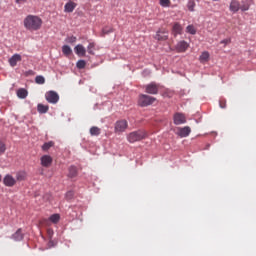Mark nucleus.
Masks as SVG:
<instances>
[{"mask_svg": "<svg viewBox=\"0 0 256 256\" xmlns=\"http://www.w3.org/2000/svg\"><path fill=\"white\" fill-rule=\"evenodd\" d=\"M43 25V20L39 16L28 15L24 18V27L27 31H39Z\"/></svg>", "mask_w": 256, "mask_h": 256, "instance_id": "1", "label": "nucleus"}, {"mask_svg": "<svg viewBox=\"0 0 256 256\" xmlns=\"http://www.w3.org/2000/svg\"><path fill=\"white\" fill-rule=\"evenodd\" d=\"M147 137L145 130H137L127 135V141L129 143H137V141H143Z\"/></svg>", "mask_w": 256, "mask_h": 256, "instance_id": "2", "label": "nucleus"}, {"mask_svg": "<svg viewBox=\"0 0 256 256\" xmlns=\"http://www.w3.org/2000/svg\"><path fill=\"white\" fill-rule=\"evenodd\" d=\"M155 101H157L155 97L141 94L138 98V105L140 107H149V105H153Z\"/></svg>", "mask_w": 256, "mask_h": 256, "instance_id": "3", "label": "nucleus"}, {"mask_svg": "<svg viewBox=\"0 0 256 256\" xmlns=\"http://www.w3.org/2000/svg\"><path fill=\"white\" fill-rule=\"evenodd\" d=\"M249 4H242L238 1V0H232L230 2V6H229V10L232 13H237L239 11V9H241L242 11H249Z\"/></svg>", "mask_w": 256, "mask_h": 256, "instance_id": "4", "label": "nucleus"}, {"mask_svg": "<svg viewBox=\"0 0 256 256\" xmlns=\"http://www.w3.org/2000/svg\"><path fill=\"white\" fill-rule=\"evenodd\" d=\"M45 99L48 103H51L52 105H55L59 103V94L57 92L51 90L46 92Z\"/></svg>", "mask_w": 256, "mask_h": 256, "instance_id": "5", "label": "nucleus"}, {"mask_svg": "<svg viewBox=\"0 0 256 256\" xmlns=\"http://www.w3.org/2000/svg\"><path fill=\"white\" fill-rule=\"evenodd\" d=\"M127 127H129V122H127V120H118L115 123L114 131L115 133H124Z\"/></svg>", "mask_w": 256, "mask_h": 256, "instance_id": "6", "label": "nucleus"}, {"mask_svg": "<svg viewBox=\"0 0 256 256\" xmlns=\"http://www.w3.org/2000/svg\"><path fill=\"white\" fill-rule=\"evenodd\" d=\"M154 39H156V41H167V39H169V30L165 28H160L156 32Z\"/></svg>", "mask_w": 256, "mask_h": 256, "instance_id": "7", "label": "nucleus"}, {"mask_svg": "<svg viewBox=\"0 0 256 256\" xmlns=\"http://www.w3.org/2000/svg\"><path fill=\"white\" fill-rule=\"evenodd\" d=\"M145 91L149 95H157L159 93V86L155 82H151L145 86Z\"/></svg>", "mask_w": 256, "mask_h": 256, "instance_id": "8", "label": "nucleus"}, {"mask_svg": "<svg viewBox=\"0 0 256 256\" xmlns=\"http://www.w3.org/2000/svg\"><path fill=\"white\" fill-rule=\"evenodd\" d=\"M187 123V118L183 113H175L174 114V125H183Z\"/></svg>", "mask_w": 256, "mask_h": 256, "instance_id": "9", "label": "nucleus"}, {"mask_svg": "<svg viewBox=\"0 0 256 256\" xmlns=\"http://www.w3.org/2000/svg\"><path fill=\"white\" fill-rule=\"evenodd\" d=\"M178 137L185 138L189 137L191 135V127L185 126V127H179L178 128V133H176Z\"/></svg>", "mask_w": 256, "mask_h": 256, "instance_id": "10", "label": "nucleus"}, {"mask_svg": "<svg viewBox=\"0 0 256 256\" xmlns=\"http://www.w3.org/2000/svg\"><path fill=\"white\" fill-rule=\"evenodd\" d=\"M3 183L6 187H15L17 180L12 175L7 174L3 179Z\"/></svg>", "mask_w": 256, "mask_h": 256, "instance_id": "11", "label": "nucleus"}, {"mask_svg": "<svg viewBox=\"0 0 256 256\" xmlns=\"http://www.w3.org/2000/svg\"><path fill=\"white\" fill-rule=\"evenodd\" d=\"M187 49H189V44L187 42H185L184 40L178 42L176 45L177 53H185L187 51Z\"/></svg>", "mask_w": 256, "mask_h": 256, "instance_id": "12", "label": "nucleus"}, {"mask_svg": "<svg viewBox=\"0 0 256 256\" xmlns=\"http://www.w3.org/2000/svg\"><path fill=\"white\" fill-rule=\"evenodd\" d=\"M77 8V3L73 2V1H68L65 6H64V12L65 13H73V11H75V9Z\"/></svg>", "mask_w": 256, "mask_h": 256, "instance_id": "13", "label": "nucleus"}, {"mask_svg": "<svg viewBox=\"0 0 256 256\" xmlns=\"http://www.w3.org/2000/svg\"><path fill=\"white\" fill-rule=\"evenodd\" d=\"M42 167H51L53 163V158L49 155H44L40 159Z\"/></svg>", "mask_w": 256, "mask_h": 256, "instance_id": "14", "label": "nucleus"}, {"mask_svg": "<svg viewBox=\"0 0 256 256\" xmlns=\"http://www.w3.org/2000/svg\"><path fill=\"white\" fill-rule=\"evenodd\" d=\"M74 51L76 55H78V57H85L87 53V50L81 44H78L77 46H75Z\"/></svg>", "mask_w": 256, "mask_h": 256, "instance_id": "15", "label": "nucleus"}, {"mask_svg": "<svg viewBox=\"0 0 256 256\" xmlns=\"http://www.w3.org/2000/svg\"><path fill=\"white\" fill-rule=\"evenodd\" d=\"M21 55L20 54H14L10 59H9V63L11 67H16L17 63H19L21 61Z\"/></svg>", "mask_w": 256, "mask_h": 256, "instance_id": "16", "label": "nucleus"}, {"mask_svg": "<svg viewBox=\"0 0 256 256\" xmlns=\"http://www.w3.org/2000/svg\"><path fill=\"white\" fill-rule=\"evenodd\" d=\"M77 175H78L77 167H75V166H70V167L68 168V177H69L70 179H75V177H77Z\"/></svg>", "mask_w": 256, "mask_h": 256, "instance_id": "17", "label": "nucleus"}, {"mask_svg": "<svg viewBox=\"0 0 256 256\" xmlns=\"http://www.w3.org/2000/svg\"><path fill=\"white\" fill-rule=\"evenodd\" d=\"M181 31H183V27H181V24L175 23L172 28V33L177 36L181 35Z\"/></svg>", "mask_w": 256, "mask_h": 256, "instance_id": "18", "label": "nucleus"}, {"mask_svg": "<svg viewBox=\"0 0 256 256\" xmlns=\"http://www.w3.org/2000/svg\"><path fill=\"white\" fill-rule=\"evenodd\" d=\"M27 95H29V92H27L25 88L18 89L17 97H19V99H27Z\"/></svg>", "mask_w": 256, "mask_h": 256, "instance_id": "19", "label": "nucleus"}, {"mask_svg": "<svg viewBox=\"0 0 256 256\" xmlns=\"http://www.w3.org/2000/svg\"><path fill=\"white\" fill-rule=\"evenodd\" d=\"M12 239H14V241H23V232L21 229H18L13 235H12Z\"/></svg>", "mask_w": 256, "mask_h": 256, "instance_id": "20", "label": "nucleus"}, {"mask_svg": "<svg viewBox=\"0 0 256 256\" xmlns=\"http://www.w3.org/2000/svg\"><path fill=\"white\" fill-rule=\"evenodd\" d=\"M90 135H92V137H98V135H101V128L97 126L91 127Z\"/></svg>", "mask_w": 256, "mask_h": 256, "instance_id": "21", "label": "nucleus"}, {"mask_svg": "<svg viewBox=\"0 0 256 256\" xmlns=\"http://www.w3.org/2000/svg\"><path fill=\"white\" fill-rule=\"evenodd\" d=\"M27 179V172L19 171L16 173V181H25Z\"/></svg>", "mask_w": 256, "mask_h": 256, "instance_id": "22", "label": "nucleus"}, {"mask_svg": "<svg viewBox=\"0 0 256 256\" xmlns=\"http://www.w3.org/2000/svg\"><path fill=\"white\" fill-rule=\"evenodd\" d=\"M209 57H210L209 52L207 51L202 52V54L199 57L200 63H207V61H209Z\"/></svg>", "mask_w": 256, "mask_h": 256, "instance_id": "23", "label": "nucleus"}, {"mask_svg": "<svg viewBox=\"0 0 256 256\" xmlns=\"http://www.w3.org/2000/svg\"><path fill=\"white\" fill-rule=\"evenodd\" d=\"M62 53L64 55H66V57H69V55H71L73 53V50L71 49V47L69 45H64L62 47Z\"/></svg>", "mask_w": 256, "mask_h": 256, "instance_id": "24", "label": "nucleus"}, {"mask_svg": "<svg viewBox=\"0 0 256 256\" xmlns=\"http://www.w3.org/2000/svg\"><path fill=\"white\" fill-rule=\"evenodd\" d=\"M37 110H38V113H41V114L47 113V111H49V106L43 105V104H38Z\"/></svg>", "mask_w": 256, "mask_h": 256, "instance_id": "25", "label": "nucleus"}, {"mask_svg": "<svg viewBox=\"0 0 256 256\" xmlns=\"http://www.w3.org/2000/svg\"><path fill=\"white\" fill-rule=\"evenodd\" d=\"M53 145H55V142L53 141L44 143L42 145V151H48L51 147H53Z\"/></svg>", "mask_w": 256, "mask_h": 256, "instance_id": "26", "label": "nucleus"}, {"mask_svg": "<svg viewBox=\"0 0 256 256\" xmlns=\"http://www.w3.org/2000/svg\"><path fill=\"white\" fill-rule=\"evenodd\" d=\"M65 43H68L69 45H73V43H77V37H75V36H68L65 39Z\"/></svg>", "mask_w": 256, "mask_h": 256, "instance_id": "27", "label": "nucleus"}, {"mask_svg": "<svg viewBox=\"0 0 256 256\" xmlns=\"http://www.w3.org/2000/svg\"><path fill=\"white\" fill-rule=\"evenodd\" d=\"M195 5V0H189L187 3L188 10L191 12L195 11Z\"/></svg>", "mask_w": 256, "mask_h": 256, "instance_id": "28", "label": "nucleus"}, {"mask_svg": "<svg viewBox=\"0 0 256 256\" xmlns=\"http://www.w3.org/2000/svg\"><path fill=\"white\" fill-rule=\"evenodd\" d=\"M187 33H190V35H195L197 33V30L195 29V26L188 25L186 28Z\"/></svg>", "mask_w": 256, "mask_h": 256, "instance_id": "29", "label": "nucleus"}, {"mask_svg": "<svg viewBox=\"0 0 256 256\" xmlns=\"http://www.w3.org/2000/svg\"><path fill=\"white\" fill-rule=\"evenodd\" d=\"M59 219H61V216H59V214H53L52 216H50L49 220L52 223H59Z\"/></svg>", "mask_w": 256, "mask_h": 256, "instance_id": "30", "label": "nucleus"}, {"mask_svg": "<svg viewBox=\"0 0 256 256\" xmlns=\"http://www.w3.org/2000/svg\"><path fill=\"white\" fill-rule=\"evenodd\" d=\"M161 7H171V0H159Z\"/></svg>", "mask_w": 256, "mask_h": 256, "instance_id": "31", "label": "nucleus"}, {"mask_svg": "<svg viewBox=\"0 0 256 256\" xmlns=\"http://www.w3.org/2000/svg\"><path fill=\"white\" fill-rule=\"evenodd\" d=\"M87 65V63L85 62V60H79L77 63H76V67L78 69H85V66Z\"/></svg>", "mask_w": 256, "mask_h": 256, "instance_id": "32", "label": "nucleus"}, {"mask_svg": "<svg viewBox=\"0 0 256 256\" xmlns=\"http://www.w3.org/2000/svg\"><path fill=\"white\" fill-rule=\"evenodd\" d=\"M35 82H36L38 85H44V83H45V77H43V76H36Z\"/></svg>", "mask_w": 256, "mask_h": 256, "instance_id": "33", "label": "nucleus"}, {"mask_svg": "<svg viewBox=\"0 0 256 256\" xmlns=\"http://www.w3.org/2000/svg\"><path fill=\"white\" fill-rule=\"evenodd\" d=\"M93 49H95V43H90L87 47V51L90 55H95V53L93 52Z\"/></svg>", "mask_w": 256, "mask_h": 256, "instance_id": "34", "label": "nucleus"}, {"mask_svg": "<svg viewBox=\"0 0 256 256\" xmlns=\"http://www.w3.org/2000/svg\"><path fill=\"white\" fill-rule=\"evenodd\" d=\"M6 149L5 143L0 142V155L5 153Z\"/></svg>", "mask_w": 256, "mask_h": 256, "instance_id": "35", "label": "nucleus"}, {"mask_svg": "<svg viewBox=\"0 0 256 256\" xmlns=\"http://www.w3.org/2000/svg\"><path fill=\"white\" fill-rule=\"evenodd\" d=\"M102 33H103V35H109V33H113V29L110 28L109 30H107V28H104L102 30Z\"/></svg>", "mask_w": 256, "mask_h": 256, "instance_id": "36", "label": "nucleus"}, {"mask_svg": "<svg viewBox=\"0 0 256 256\" xmlns=\"http://www.w3.org/2000/svg\"><path fill=\"white\" fill-rule=\"evenodd\" d=\"M219 105L221 109H225V107H227V102L225 100H220Z\"/></svg>", "mask_w": 256, "mask_h": 256, "instance_id": "37", "label": "nucleus"}, {"mask_svg": "<svg viewBox=\"0 0 256 256\" xmlns=\"http://www.w3.org/2000/svg\"><path fill=\"white\" fill-rule=\"evenodd\" d=\"M66 199H73V191H68L66 193Z\"/></svg>", "mask_w": 256, "mask_h": 256, "instance_id": "38", "label": "nucleus"}, {"mask_svg": "<svg viewBox=\"0 0 256 256\" xmlns=\"http://www.w3.org/2000/svg\"><path fill=\"white\" fill-rule=\"evenodd\" d=\"M15 3L17 5H23V4L27 3V0H15Z\"/></svg>", "mask_w": 256, "mask_h": 256, "instance_id": "39", "label": "nucleus"}, {"mask_svg": "<svg viewBox=\"0 0 256 256\" xmlns=\"http://www.w3.org/2000/svg\"><path fill=\"white\" fill-rule=\"evenodd\" d=\"M221 43H223L224 45H228V43H231V39L222 40Z\"/></svg>", "mask_w": 256, "mask_h": 256, "instance_id": "40", "label": "nucleus"}, {"mask_svg": "<svg viewBox=\"0 0 256 256\" xmlns=\"http://www.w3.org/2000/svg\"><path fill=\"white\" fill-rule=\"evenodd\" d=\"M48 233H49L50 235H53V230L49 229V230H48Z\"/></svg>", "mask_w": 256, "mask_h": 256, "instance_id": "41", "label": "nucleus"}, {"mask_svg": "<svg viewBox=\"0 0 256 256\" xmlns=\"http://www.w3.org/2000/svg\"><path fill=\"white\" fill-rule=\"evenodd\" d=\"M0 182H1V174H0Z\"/></svg>", "mask_w": 256, "mask_h": 256, "instance_id": "42", "label": "nucleus"}, {"mask_svg": "<svg viewBox=\"0 0 256 256\" xmlns=\"http://www.w3.org/2000/svg\"><path fill=\"white\" fill-rule=\"evenodd\" d=\"M213 1H219V0H213Z\"/></svg>", "mask_w": 256, "mask_h": 256, "instance_id": "43", "label": "nucleus"}]
</instances>
